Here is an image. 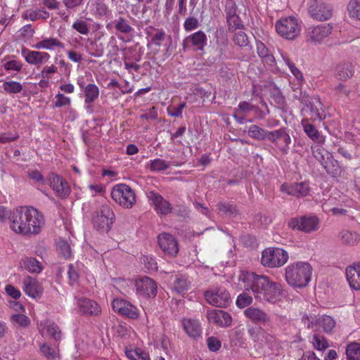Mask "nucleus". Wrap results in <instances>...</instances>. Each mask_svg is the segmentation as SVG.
I'll return each instance as SVG.
<instances>
[{
  "mask_svg": "<svg viewBox=\"0 0 360 360\" xmlns=\"http://www.w3.org/2000/svg\"><path fill=\"white\" fill-rule=\"evenodd\" d=\"M172 290L179 294L186 292L191 285V281L186 275L176 274L172 276Z\"/></svg>",
  "mask_w": 360,
  "mask_h": 360,
  "instance_id": "obj_31",
  "label": "nucleus"
},
{
  "mask_svg": "<svg viewBox=\"0 0 360 360\" xmlns=\"http://www.w3.org/2000/svg\"><path fill=\"white\" fill-rule=\"evenodd\" d=\"M238 285L245 291H250L259 302L277 304L285 297L283 285L265 275L243 271L238 277Z\"/></svg>",
  "mask_w": 360,
  "mask_h": 360,
  "instance_id": "obj_1",
  "label": "nucleus"
},
{
  "mask_svg": "<svg viewBox=\"0 0 360 360\" xmlns=\"http://www.w3.org/2000/svg\"><path fill=\"white\" fill-rule=\"evenodd\" d=\"M89 12L98 18H103L110 15V11L105 0H89L87 4Z\"/></svg>",
  "mask_w": 360,
  "mask_h": 360,
  "instance_id": "obj_24",
  "label": "nucleus"
},
{
  "mask_svg": "<svg viewBox=\"0 0 360 360\" xmlns=\"http://www.w3.org/2000/svg\"><path fill=\"white\" fill-rule=\"evenodd\" d=\"M4 90L8 94H18L22 90V85L15 81H6L2 84Z\"/></svg>",
  "mask_w": 360,
  "mask_h": 360,
  "instance_id": "obj_48",
  "label": "nucleus"
},
{
  "mask_svg": "<svg viewBox=\"0 0 360 360\" xmlns=\"http://www.w3.org/2000/svg\"><path fill=\"white\" fill-rule=\"evenodd\" d=\"M252 300H253L252 296H250L246 292H243L238 296L236 304L238 307L242 309L251 304Z\"/></svg>",
  "mask_w": 360,
  "mask_h": 360,
  "instance_id": "obj_54",
  "label": "nucleus"
},
{
  "mask_svg": "<svg viewBox=\"0 0 360 360\" xmlns=\"http://www.w3.org/2000/svg\"><path fill=\"white\" fill-rule=\"evenodd\" d=\"M354 74V68L350 63H340L338 65L335 70V77L340 80H347L352 77Z\"/></svg>",
  "mask_w": 360,
  "mask_h": 360,
  "instance_id": "obj_34",
  "label": "nucleus"
},
{
  "mask_svg": "<svg viewBox=\"0 0 360 360\" xmlns=\"http://www.w3.org/2000/svg\"><path fill=\"white\" fill-rule=\"evenodd\" d=\"M276 33L287 40L297 39L302 29V22L295 16L282 17L275 22Z\"/></svg>",
  "mask_w": 360,
  "mask_h": 360,
  "instance_id": "obj_4",
  "label": "nucleus"
},
{
  "mask_svg": "<svg viewBox=\"0 0 360 360\" xmlns=\"http://www.w3.org/2000/svg\"><path fill=\"white\" fill-rule=\"evenodd\" d=\"M248 334L254 342H262L264 332L261 328H251L248 329Z\"/></svg>",
  "mask_w": 360,
  "mask_h": 360,
  "instance_id": "obj_61",
  "label": "nucleus"
},
{
  "mask_svg": "<svg viewBox=\"0 0 360 360\" xmlns=\"http://www.w3.org/2000/svg\"><path fill=\"white\" fill-rule=\"evenodd\" d=\"M82 92L84 96V103H93L98 98L100 94L98 87L94 83L87 84Z\"/></svg>",
  "mask_w": 360,
  "mask_h": 360,
  "instance_id": "obj_35",
  "label": "nucleus"
},
{
  "mask_svg": "<svg viewBox=\"0 0 360 360\" xmlns=\"http://www.w3.org/2000/svg\"><path fill=\"white\" fill-rule=\"evenodd\" d=\"M22 266L30 273H40L42 270L41 264L34 257H25L22 259Z\"/></svg>",
  "mask_w": 360,
  "mask_h": 360,
  "instance_id": "obj_38",
  "label": "nucleus"
},
{
  "mask_svg": "<svg viewBox=\"0 0 360 360\" xmlns=\"http://www.w3.org/2000/svg\"><path fill=\"white\" fill-rule=\"evenodd\" d=\"M49 186L56 195L60 198H66L70 193L68 183L59 175L51 174L49 176Z\"/></svg>",
  "mask_w": 360,
  "mask_h": 360,
  "instance_id": "obj_16",
  "label": "nucleus"
},
{
  "mask_svg": "<svg viewBox=\"0 0 360 360\" xmlns=\"http://www.w3.org/2000/svg\"><path fill=\"white\" fill-rule=\"evenodd\" d=\"M160 248L170 256H176L179 252L176 239L171 234L162 233L158 236Z\"/></svg>",
  "mask_w": 360,
  "mask_h": 360,
  "instance_id": "obj_18",
  "label": "nucleus"
},
{
  "mask_svg": "<svg viewBox=\"0 0 360 360\" xmlns=\"http://www.w3.org/2000/svg\"><path fill=\"white\" fill-rule=\"evenodd\" d=\"M287 251L279 248H267L262 252L261 264L269 268H278L283 266L288 260Z\"/></svg>",
  "mask_w": 360,
  "mask_h": 360,
  "instance_id": "obj_6",
  "label": "nucleus"
},
{
  "mask_svg": "<svg viewBox=\"0 0 360 360\" xmlns=\"http://www.w3.org/2000/svg\"><path fill=\"white\" fill-rule=\"evenodd\" d=\"M115 28L117 30L124 34L129 33L133 30L128 20L122 17L119 18L116 21Z\"/></svg>",
  "mask_w": 360,
  "mask_h": 360,
  "instance_id": "obj_55",
  "label": "nucleus"
},
{
  "mask_svg": "<svg viewBox=\"0 0 360 360\" xmlns=\"http://www.w3.org/2000/svg\"><path fill=\"white\" fill-rule=\"evenodd\" d=\"M267 131L260 128L257 125H251L248 131L250 137L257 139L264 140L266 137Z\"/></svg>",
  "mask_w": 360,
  "mask_h": 360,
  "instance_id": "obj_45",
  "label": "nucleus"
},
{
  "mask_svg": "<svg viewBox=\"0 0 360 360\" xmlns=\"http://www.w3.org/2000/svg\"><path fill=\"white\" fill-rule=\"evenodd\" d=\"M50 16L49 12L43 8L39 9H27L22 13V18L25 20H30L35 21L37 20H46Z\"/></svg>",
  "mask_w": 360,
  "mask_h": 360,
  "instance_id": "obj_36",
  "label": "nucleus"
},
{
  "mask_svg": "<svg viewBox=\"0 0 360 360\" xmlns=\"http://www.w3.org/2000/svg\"><path fill=\"white\" fill-rule=\"evenodd\" d=\"M115 214L108 205H102L94 214L92 224L94 228L100 233H108L112 227Z\"/></svg>",
  "mask_w": 360,
  "mask_h": 360,
  "instance_id": "obj_5",
  "label": "nucleus"
},
{
  "mask_svg": "<svg viewBox=\"0 0 360 360\" xmlns=\"http://www.w3.org/2000/svg\"><path fill=\"white\" fill-rule=\"evenodd\" d=\"M58 71V68L55 65L44 66L39 73V77L45 79H51L53 75Z\"/></svg>",
  "mask_w": 360,
  "mask_h": 360,
  "instance_id": "obj_57",
  "label": "nucleus"
},
{
  "mask_svg": "<svg viewBox=\"0 0 360 360\" xmlns=\"http://www.w3.org/2000/svg\"><path fill=\"white\" fill-rule=\"evenodd\" d=\"M346 354L348 360H360V344H349L347 347Z\"/></svg>",
  "mask_w": 360,
  "mask_h": 360,
  "instance_id": "obj_46",
  "label": "nucleus"
},
{
  "mask_svg": "<svg viewBox=\"0 0 360 360\" xmlns=\"http://www.w3.org/2000/svg\"><path fill=\"white\" fill-rule=\"evenodd\" d=\"M112 200L125 209L131 208L136 202L134 191L124 184L114 186L111 191Z\"/></svg>",
  "mask_w": 360,
  "mask_h": 360,
  "instance_id": "obj_7",
  "label": "nucleus"
},
{
  "mask_svg": "<svg viewBox=\"0 0 360 360\" xmlns=\"http://www.w3.org/2000/svg\"><path fill=\"white\" fill-rule=\"evenodd\" d=\"M311 150L314 158L321 162V165L324 167L328 173H330L333 176L338 175L340 173L341 169L336 160L331 162L333 169L332 170L330 169L329 165L326 160V159L329 158V154L323 149L321 146H312Z\"/></svg>",
  "mask_w": 360,
  "mask_h": 360,
  "instance_id": "obj_14",
  "label": "nucleus"
},
{
  "mask_svg": "<svg viewBox=\"0 0 360 360\" xmlns=\"http://www.w3.org/2000/svg\"><path fill=\"white\" fill-rule=\"evenodd\" d=\"M57 250L65 259H69L72 255L70 246L66 240L60 239L57 242Z\"/></svg>",
  "mask_w": 360,
  "mask_h": 360,
  "instance_id": "obj_52",
  "label": "nucleus"
},
{
  "mask_svg": "<svg viewBox=\"0 0 360 360\" xmlns=\"http://www.w3.org/2000/svg\"><path fill=\"white\" fill-rule=\"evenodd\" d=\"M171 165H174L176 167H179L181 165V163L176 162H168L161 158H155L150 160L148 164V168L153 172H164L169 168Z\"/></svg>",
  "mask_w": 360,
  "mask_h": 360,
  "instance_id": "obj_30",
  "label": "nucleus"
},
{
  "mask_svg": "<svg viewBox=\"0 0 360 360\" xmlns=\"http://www.w3.org/2000/svg\"><path fill=\"white\" fill-rule=\"evenodd\" d=\"M217 207L221 214L233 216L237 213L236 207L233 203L219 202Z\"/></svg>",
  "mask_w": 360,
  "mask_h": 360,
  "instance_id": "obj_49",
  "label": "nucleus"
},
{
  "mask_svg": "<svg viewBox=\"0 0 360 360\" xmlns=\"http://www.w3.org/2000/svg\"><path fill=\"white\" fill-rule=\"evenodd\" d=\"M226 21L228 23L229 30L231 32L235 30H241L244 27L242 20L238 15L227 17Z\"/></svg>",
  "mask_w": 360,
  "mask_h": 360,
  "instance_id": "obj_53",
  "label": "nucleus"
},
{
  "mask_svg": "<svg viewBox=\"0 0 360 360\" xmlns=\"http://www.w3.org/2000/svg\"><path fill=\"white\" fill-rule=\"evenodd\" d=\"M307 8L310 15L319 21L328 20L333 15L332 6L321 0H309Z\"/></svg>",
  "mask_w": 360,
  "mask_h": 360,
  "instance_id": "obj_9",
  "label": "nucleus"
},
{
  "mask_svg": "<svg viewBox=\"0 0 360 360\" xmlns=\"http://www.w3.org/2000/svg\"><path fill=\"white\" fill-rule=\"evenodd\" d=\"M183 26L186 32H191L199 27V22L195 17L190 16L186 18Z\"/></svg>",
  "mask_w": 360,
  "mask_h": 360,
  "instance_id": "obj_62",
  "label": "nucleus"
},
{
  "mask_svg": "<svg viewBox=\"0 0 360 360\" xmlns=\"http://www.w3.org/2000/svg\"><path fill=\"white\" fill-rule=\"evenodd\" d=\"M347 9L351 19L360 21V0H350Z\"/></svg>",
  "mask_w": 360,
  "mask_h": 360,
  "instance_id": "obj_42",
  "label": "nucleus"
},
{
  "mask_svg": "<svg viewBox=\"0 0 360 360\" xmlns=\"http://www.w3.org/2000/svg\"><path fill=\"white\" fill-rule=\"evenodd\" d=\"M32 48L36 49L55 50L56 49H63L65 45L57 38L46 37L37 43L33 44Z\"/></svg>",
  "mask_w": 360,
  "mask_h": 360,
  "instance_id": "obj_28",
  "label": "nucleus"
},
{
  "mask_svg": "<svg viewBox=\"0 0 360 360\" xmlns=\"http://www.w3.org/2000/svg\"><path fill=\"white\" fill-rule=\"evenodd\" d=\"M281 190L288 195H294L297 198L305 197L310 193V186L308 182H301L292 185L284 184L281 186Z\"/></svg>",
  "mask_w": 360,
  "mask_h": 360,
  "instance_id": "obj_20",
  "label": "nucleus"
},
{
  "mask_svg": "<svg viewBox=\"0 0 360 360\" xmlns=\"http://www.w3.org/2000/svg\"><path fill=\"white\" fill-rule=\"evenodd\" d=\"M10 229L22 236L36 235L44 225L43 214L33 207L20 206L10 211L8 216Z\"/></svg>",
  "mask_w": 360,
  "mask_h": 360,
  "instance_id": "obj_2",
  "label": "nucleus"
},
{
  "mask_svg": "<svg viewBox=\"0 0 360 360\" xmlns=\"http://www.w3.org/2000/svg\"><path fill=\"white\" fill-rule=\"evenodd\" d=\"M319 326L326 333H331L336 326V322L330 316L323 315L319 317Z\"/></svg>",
  "mask_w": 360,
  "mask_h": 360,
  "instance_id": "obj_41",
  "label": "nucleus"
},
{
  "mask_svg": "<svg viewBox=\"0 0 360 360\" xmlns=\"http://www.w3.org/2000/svg\"><path fill=\"white\" fill-rule=\"evenodd\" d=\"M280 55L282 58L283 63L288 67L291 73L298 81L303 79V75L300 70L295 66V65L290 60L288 54L283 51H279Z\"/></svg>",
  "mask_w": 360,
  "mask_h": 360,
  "instance_id": "obj_40",
  "label": "nucleus"
},
{
  "mask_svg": "<svg viewBox=\"0 0 360 360\" xmlns=\"http://www.w3.org/2000/svg\"><path fill=\"white\" fill-rule=\"evenodd\" d=\"M320 219L315 215H306L290 219L288 226L293 230L311 233L319 229Z\"/></svg>",
  "mask_w": 360,
  "mask_h": 360,
  "instance_id": "obj_8",
  "label": "nucleus"
},
{
  "mask_svg": "<svg viewBox=\"0 0 360 360\" xmlns=\"http://www.w3.org/2000/svg\"><path fill=\"white\" fill-rule=\"evenodd\" d=\"M3 66L6 71L20 72L22 68V63L18 60H9L6 61Z\"/></svg>",
  "mask_w": 360,
  "mask_h": 360,
  "instance_id": "obj_58",
  "label": "nucleus"
},
{
  "mask_svg": "<svg viewBox=\"0 0 360 360\" xmlns=\"http://www.w3.org/2000/svg\"><path fill=\"white\" fill-rule=\"evenodd\" d=\"M339 238L342 244L348 246H354L360 241L359 233L348 229L341 231L339 233Z\"/></svg>",
  "mask_w": 360,
  "mask_h": 360,
  "instance_id": "obj_33",
  "label": "nucleus"
},
{
  "mask_svg": "<svg viewBox=\"0 0 360 360\" xmlns=\"http://www.w3.org/2000/svg\"><path fill=\"white\" fill-rule=\"evenodd\" d=\"M245 316L255 323H266L269 319L266 313L262 309L250 307L244 311Z\"/></svg>",
  "mask_w": 360,
  "mask_h": 360,
  "instance_id": "obj_29",
  "label": "nucleus"
},
{
  "mask_svg": "<svg viewBox=\"0 0 360 360\" xmlns=\"http://www.w3.org/2000/svg\"><path fill=\"white\" fill-rule=\"evenodd\" d=\"M186 107L185 102L181 103L177 107L169 105L167 108V114L173 117H180L182 115L183 110Z\"/></svg>",
  "mask_w": 360,
  "mask_h": 360,
  "instance_id": "obj_56",
  "label": "nucleus"
},
{
  "mask_svg": "<svg viewBox=\"0 0 360 360\" xmlns=\"http://www.w3.org/2000/svg\"><path fill=\"white\" fill-rule=\"evenodd\" d=\"M125 354L131 360H150L148 353L139 347H127Z\"/></svg>",
  "mask_w": 360,
  "mask_h": 360,
  "instance_id": "obj_37",
  "label": "nucleus"
},
{
  "mask_svg": "<svg viewBox=\"0 0 360 360\" xmlns=\"http://www.w3.org/2000/svg\"><path fill=\"white\" fill-rule=\"evenodd\" d=\"M322 103L319 99L316 100L314 103H310L307 108H309L310 111V120L311 121L316 120H323L324 119V116L320 112V110L322 109Z\"/></svg>",
  "mask_w": 360,
  "mask_h": 360,
  "instance_id": "obj_39",
  "label": "nucleus"
},
{
  "mask_svg": "<svg viewBox=\"0 0 360 360\" xmlns=\"http://www.w3.org/2000/svg\"><path fill=\"white\" fill-rule=\"evenodd\" d=\"M182 326L187 335L193 340L202 338V328L200 321L193 319H183Z\"/></svg>",
  "mask_w": 360,
  "mask_h": 360,
  "instance_id": "obj_21",
  "label": "nucleus"
},
{
  "mask_svg": "<svg viewBox=\"0 0 360 360\" xmlns=\"http://www.w3.org/2000/svg\"><path fill=\"white\" fill-rule=\"evenodd\" d=\"M207 35L201 30L190 34L184 40V44L191 45L197 51H202L207 45Z\"/></svg>",
  "mask_w": 360,
  "mask_h": 360,
  "instance_id": "obj_25",
  "label": "nucleus"
},
{
  "mask_svg": "<svg viewBox=\"0 0 360 360\" xmlns=\"http://www.w3.org/2000/svg\"><path fill=\"white\" fill-rule=\"evenodd\" d=\"M75 304L79 311L84 315L98 316L101 312L98 304L96 301L86 297H75Z\"/></svg>",
  "mask_w": 360,
  "mask_h": 360,
  "instance_id": "obj_19",
  "label": "nucleus"
},
{
  "mask_svg": "<svg viewBox=\"0 0 360 360\" xmlns=\"http://www.w3.org/2000/svg\"><path fill=\"white\" fill-rule=\"evenodd\" d=\"M38 330L44 338L51 337L56 340L61 338V332L58 326L50 320H44L38 324Z\"/></svg>",
  "mask_w": 360,
  "mask_h": 360,
  "instance_id": "obj_22",
  "label": "nucleus"
},
{
  "mask_svg": "<svg viewBox=\"0 0 360 360\" xmlns=\"http://www.w3.org/2000/svg\"><path fill=\"white\" fill-rule=\"evenodd\" d=\"M21 55L28 64L35 66L47 63L51 58L50 54L47 52L32 51L25 47L22 49Z\"/></svg>",
  "mask_w": 360,
  "mask_h": 360,
  "instance_id": "obj_17",
  "label": "nucleus"
},
{
  "mask_svg": "<svg viewBox=\"0 0 360 360\" xmlns=\"http://www.w3.org/2000/svg\"><path fill=\"white\" fill-rule=\"evenodd\" d=\"M266 139L274 143L283 154L288 153L291 139L284 129H279L271 131H267Z\"/></svg>",
  "mask_w": 360,
  "mask_h": 360,
  "instance_id": "obj_13",
  "label": "nucleus"
},
{
  "mask_svg": "<svg viewBox=\"0 0 360 360\" xmlns=\"http://www.w3.org/2000/svg\"><path fill=\"white\" fill-rule=\"evenodd\" d=\"M142 262L146 269L150 271H155L158 269V264L155 259L148 255H144L142 257Z\"/></svg>",
  "mask_w": 360,
  "mask_h": 360,
  "instance_id": "obj_64",
  "label": "nucleus"
},
{
  "mask_svg": "<svg viewBox=\"0 0 360 360\" xmlns=\"http://www.w3.org/2000/svg\"><path fill=\"white\" fill-rule=\"evenodd\" d=\"M346 278L351 288L360 290V263L354 264L346 269Z\"/></svg>",
  "mask_w": 360,
  "mask_h": 360,
  "instance_id": "obj_26",
  "label": "nucleus"
},
{
  "mask_svg": "<svg viewBox=\"0 0 360 360\" xmlns=\"http://www.w3.org/2000/svg\"><path fill=\"white\" fill-rule=\"evenodd\" d=\"M72 27L77 32H78L79 34L83 35H86L89 32V27L86 22L82 20H77L72 24Z\"/></svg>",
  "mask_w": 360,
  "mask_h": 360,
  "instance_id": "obj_59",
  "label": "nucleus"
},
{
  "mask_svg": "<svg viewBox=\"0 0 360 360\" xmlns=\"http://www.w3.org/2000/svg\"><path fill=\"white\" fill-rule=\"evenodd\" d=\"M285 278L288 285L303 288L311 279L312 267L306 262H296L288 264L285 268Z\"/></svg>",
  "mask_w": 360,
  "mask_h": 360,
  "instance_id": "obj_3",
  "label": "nucleus"
},
{
  "mask_svg": "<svg viewBox=\"0 0 360 360\" xmlns=\"http://www.w3.org/2000/svg\"><path fill=\"white\" fill-rule=\"evenodd\" d=\"M233 41L236 45L240 47H246L249 46L250 44L247 34L241 30H239L234 34Z\"/></svg>",
  "mask_w": 360,
  "mask_h": 360,
  "instance_id": "obj_51",
  "label": "nucleus"
},
{
  "mask_svg": "<svg viewBox=\"0 0 360 360\" xmlns=\"http://www.w3.org/2000/svg\"><path fill=\"white\" fill-rule=\"evenodd\" d=\"M310 342L313 347L319 351H323L329 347L328 340L325 337L319 333L314 334L311 338Z\"/></svg>",
  "mask_w": 360,
  "mask_h": 360,
  "instance_id": "obj_44",
  "label": "nucleus"
},
{
  "mask_svg": "<svg viewBox=\"0 0 360 360\" xmlns=\"http://www.w3.org/2000/svg\"><path fill=\"white\" fill-rule=\"evenodd\" d=\"M152 200L158 214H167L172 211L169 202L161 195L156 193H151Z\"/></svg>",
  "mask_w": 360,
  "mask_h": 360,
  "instance_id": "obj_32",
  "label": "nucleus"
},
{
  "mask_svg": "<svg viewBox=\"0 0 360 360\" xmlns=\"http://www.w3.org/2000/svg\"><path fill=\"white\" fill-rule=\"evenodd\" d=\"M70 98L65 96L61 93H58L55 96L54 106L56 108H61L63 106L70 105Z\"/></svg>",
  "mask_w": 360,
  "mask_h": 360,
  "instance_id": "obj_63",
  "label": "nucleus"
},
{
  "mask_svg": "<svg viewBox=\"0 0 360 360\" xmlns=\"http://www.w3.org/2000/svg\"><path fill=\"white\" fill-rule=\"evenodd\" d=\"M301 125L304 131L311 139L313 141L319 139L320 135L319 131L312 124L309 122L307 119H303L301 122Z\"/></svg>",
  "mask_w": 360,
  "mask_h": 360,
  "instance_id": "obj_43",
  "label": "nucleus"
},
{
  "mask_svg": "<svg viewBox=\"0 0 360 360\" xmlns=\"http://www.w3.org/2000/svg\"><path fill=\"white\" fill-rule=\"evenodd\" d=\"M301 322L308 329H314L319 325V318L314 314H304L301 318Z\"/></svg>",
  "mask_w": 360,
  "mask_h": 360,
  "instance_id": "obj_47",
  "label": "nucleus"
},
{
  "mask_svg": "<svg viewBox=\"0 0 360 360\" xmlns=\"http://www.w3.org/2000/svg\"><path fill=\"white\" fill-rule=\"evenodd\" d=\"M114 311L131 319H136L140 315L139 309L126 300L115 298L111 303Z\"/></svg>",
  "mask_w": 360,
  "mask_h": 360,
  "instance_id": "obj_12",
  "label": "nucleus"
},
{
  "mask_svg": "<svg viewBox=\"0 0 360 360\" xmlns=\"http://www.w3.org/2000/svg\"><path fill=\"white\" fill-rule=\"evenodd\" d=\"M40 351L45 357L49 359H56L58 356V351L56 349L52 348L46 344H43L40 347Z\"/></svg>",
  "mask_w": 360,
  "mask_h": 360,
  "instance_id": "obj_60",
  "label": "nucleus"
},
{
  "mask_svg": "<svg viewBox=\"0 0 360 360\" xmlns=\"http://www.w3.org/2000/svg\"><path fill=\"white\" fill-rule=\"evenodd\" d=\"M210 322L214 323L220 326H229L232 319L230 314L222 310H212L207 314Z\"/></svg>",
  "mask_w": 360,
  "mask_h": 360,
  "instance_id": "obj_27",
  "label": "nucleus"
},
{
  "mask_svg": "<svg viewBox=\"0 0 360 360\" xmlns=\"http://www.w3.org/2000/svg\"><path fill=\"white\" fill-rule=\"evenodd\" d=\"M206 301L217 307H226L231 303L229 292L224 288H214L204 293Z\"/></svg>",
  "mask_w": 360,
  "mask_h": 360,
  "instance_id": "obj_10",
  "label": "nucleus"
},
{
  "mask_svg": "<svg viewBox=\"0 0 360 360\" xmlns=\"http://www.w3.org/2000/svg\"><path fill=\"white\" fill-rule=\"evenodd\" d=\"M136 293L139 295L154 297L157 295V285L149 277L144 276L136 279L135 282Z\"/></svg>",
  "mask_w": 360,
  "mask_h": 360,
  "instance_id": "obj_15",
  "label": "nucleus"
},
{
  "mask_svg": "<svg viewBox=\"0 0 360 360\" xmlns=\"http://www.w3.org/2000/svg\"><path fill=\"white\" fill-rule=\"evenodd\" d=\"M11 322L22 328H26L30 326V319L22 314H14L11 317Z\"/></svg>",
  "mask_w": 360,
  "mask_h": 360,
  "instance_id": "obj_50",
  "label": "nucleus"
},
{
  "mask_svg": "<svg viewBox=\"0 0 360 360\" xmlns=\"http://www.w3.org/2000/svg\"><path fill=\"white\" fill-rule=\"evenodd\" d=\"M330 24H322L309 27L307 30V39L313 44L322 43L332 32Z\"/></svg>",
  "mask_w": 360,
  "mask_h": 360,
  "instance_id": "obj_11",
  "label": "nucleus"
},
{
  "mask_svg": "<svg viewBox=\"0 0 360 360\" xmlns=\"http://www.w3.org/2000/svg\"><path fill=\"white\" fill-rule=\"evenodd\" d=\"M22 290L32 298L40 297L43 293V288L39 281L31 276H27L22 281Z\"/></svg>",
  "mask_w": 360,
  "mask_h": 360,
  "instance_id": "obj_23",
  "label": "nucleus"
}]
</instances>
